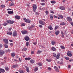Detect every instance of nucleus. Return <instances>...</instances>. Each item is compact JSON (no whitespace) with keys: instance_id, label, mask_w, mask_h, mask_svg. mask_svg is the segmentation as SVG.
Instances as JSON below:
<instances>
[{"instance_id":"1","label":"nucleus","mask_w":73,"mask_h":73,"mask_svg":"<svg viewBox=\"0 0 73 73\" xmlns=\"http://www.w3.org/2000/svg\"><path fill=\"white\" fill-rule=\"evenodd\" d=\"M23 19L25 23H31V20L29 19H26L25 18H24Z\"/></svg>"},{"instance_id":"2","label":"nucleus","mask_w":73,"mask_h":73,"mask_svg":"<svg viewBox=\"0 0 73 73\" xmlns=\"http://www.w3.org/2000/svg\"><path fill=\"white\" fill-rule=\"evenodd\" d=\"M33 7L34 12H35V11H36V10L37 9V6L35 5L34 4L33 6Z\"/></svg>"},{"instance_id":"3","label":"nucleus","mask_w":73,"mask_h":73,"mask_svg":"<svg viewBox=\"0 0 73 73\" xmlns=\"http://www.w3.org/2000/svg\"><path fill=\"white\" fill-rule=\"evenodd\" d=\"M6 22L8 24H13V23H14V21H11L10 20H7L6 21Z\"/></svg>"},{"instance_id":"4","label":"nucleus","mask_w":73,"mask_h":73,"mask_svg":"<svg viewBox=\"0 0 73 73\" xmlns=\"http://www.w3.org/2000/svg\"><path fill=\"white\" fill-rule=\"evenodd\" d=\"M5 52L3 50H0V57H1Z\"/></svg>"},{"instance_id":"5","label":"nucleus","mask_w":73,"mask_h":73,"mask_svg":"<svg viewBox=\"0 0 73 73\" xmlns=\"http://www.w3.org/2000/svg\"><path fill=\"white\" fill-rule=\"evenodd\" d=\"M39 23L40 24H41L43 25H45V22L42 21H41L40 20L39 21Z\"/></svg>"},{"instance_id":"6","label":"nucleus","mask_w":73,"mask_h":73,"mask_svg":"<svg viewBox=\"0 0 73 73\" xmlns=\"http://www.w3.org/2000/svg\"><path fill=\"white\" fill-rule=\"evenodd\" d=\"M21 33L23 35H25L28 33V32L26 31H21Z\"/></svg>"},{"instance_id":"7","label":"nucleus","mask_w":73,"mask_h":73,"mask_svg":"<svg viewBox=\"0 0 73 73\" xmlns=\"http://www.w3.org/2000/svg\"><path fill=\"white\" fill-rule=\"evenodd\" d=\"M71 52L69 51L67 53V55L69 57H71L72 56V54H71Z\"/></svg>"},{"instance_id":"8","label":"nucleus","mask_w":73,"mask_h":73,"mask_svg":"<svg viewBox=\"0 0 73 73\" xmlns=\"http://www.w3.org/2000/svg\"><path fill=\"white\" fill-rule=\"evenodd\" d=\"M3 41H4L6 44H8V40L7 39H3Z\"/></svg>"},{"instance_id":"9","label":"nucleus","mask_w":73,"mask_h":73,"mask_svg":"<svg viewBox=\"0 0 73 73\" xmlns=\"http://www.w3.org/2000/svg\"><path fill=\"white\" fill-rule=\"evenodd\" d=\"M13 36H17V33H16V31L13 32Z\"/></svg>"},{"instance_id":"10","label":"nucleus","mask_w":73,"mask_h":73,"mask_svg":"<svg viewBox=\"0 0 73 73\" xmlns=\"http://www.w3.org/2000/svg\"><path fill=\"white\" fill-rule=\"evenodd\" d=\"M15 18L16 19H18V20H19V19H20V17L18 15H16L15 16Z\"/></svg>"},{"instance_id":"11","label":"nucleus","mask_w":73,"mask_h":73,"mask_svg":"<svg viewBox=\"0 0 73 73\" xmlns=\"http://www.w3.org/2000/svg\"><path fill=\"white\" fill-rule=\"evenodd\" d=\"M24 38L26 41H28L29 39V38L28 36H26Z\"/></svg>"},{"instance_id":"12","label":"nucleus","mask_w":73,"mask_h":73,"mask_svg":"<svg viewBox=\"0 0 73 73\" xmlns=\"http://www.w3.org/2000/svg\"><path fill=\"white\" fill-rule=\"evenodd\" d=\"M59 8L60 9H61L62 10H65V8L64 6L60 7Z\"/></svg>"},{"instance_id":"13","label":"nucleus","mask_w":73,"mask_h":73,"mask_svg":"<svg viewBox=\"0 0 73 73\" xmlns=\"http://www.w3.org/2000/svg\"><path fill=\"white\" fill-rule=\"evenodd\" d=\"M7 13H8V14H9V15H11L13 13V11H8L7 12Z\"/></svg>"},{"instance_id":"14","label":"nucleus","mask_w":73,"mask_h":73,"mask_svg":"<svg viewBox=\"0 0 73 73\" xmlns=\"http://www.w3.org/2000/svg\"><path fill=\"white\" fill-rule=\"evenodd\" d=\"M54 68L56 72H58V68H57V67L55 66L54 67Z\"/></svg>"},{"instance_id":"15","label":"nucleus","mask_w":73,"mask_h":73,"mask_svg":"<svg viewBox=\"0 0 73 73\" xmlns=\"http://www.w3.org/2000/svg\"><path fill=\"white\" fill-rule=\"evenodd\" d=\"M67 20L68 21H71L72 20V19L70 17H67Z\"/></svg>"},{"instance_id":"16","label":"nucleus","mask_w":73,"mask_h":73,"mask_svg":"<svg viewBox=\"0 0 73 73\" xmlns=\"http://www.w3.org/2000/svg\"><path fill=\"white\" fill-rule=\"evenodd\" d=\"M60 54H57V56H56V58L57 59H58L60 58Z\"/></svg>"},{"instance_id":"17","label":"nucleus","mask_w":73,"mask_h":73,"mask_svg":"<svg viewBox=\"0 0 73 73\" xmlns=\"http://www.w3.org/2000/svg\"><path fill=\"white\" fill-rule=\"evenodd\" d=\"M7 34L9 35H12V33L11 32H7Z\"/></svg>"},{"instance_id":"18","label":"nucleus","mask_w":73,"mask_h":73,"mask_svg":"<svg viewBox=\"0 0 73 73\" xmlns=\"http://www.w3.org/2000/svg\"><path fill=\"white\" fill-rule=\"evenodd\" d=\"M60 33V31H56L55 32V35H58Z\"/></svg>"},{"instance_id":"19","label":"nucleus","mask_w":73,"mask_h":73,"mask_svg":"<svg viewBox=\"0 0 73 73\" xmlns=\"http://www.w3.org/2000/svg\"><path fill=\"white\" fill-rule=\"evenodd\" d=\"M52 50L53 51H55L56 50V49L54 47H52L51 48Z\"/></svg>"},{"instance_id":"20","label":"nucleus","mask_w":73,"mask_h":73,"mask_svg":"<svg viewBox=\"0 0 73 73\" xmlns=\"http://www.w3.org/2000/svg\"><path fill=\"white\" fill-rule=\"evenodd\" d=\"M48 29H49L50 30H52L53 28L51 26H49L48 27Z\"/></svg>"},{"instance_id":"21","label":"nucleus","mask_w":73,"mask_h":73,"mask_svg":"<svg viewBox=\"0 0 73 73\" xmlns=\"http://www.w3.org/2000/svg\"><path fill=\"white\" fill-rule=\"evenodd\" d=\"M3 25L4 26H6L8 25V23L7 22H5L3 24Z\"/></svg>"},{"instance_id":"22","label":"nucleus","mask_w":73,"mask_h":73,"mask_svg":"<svg viewBox=\"0 0 73 73\" xmlns=\"http://www.w3.org/2000/svg\"><path fill=\"white\" fill-rule=\"evenodd\" d=\"M26 69L27 72H29V68L28 67H26Z\"/></svg>"},{"instance_id":"23","label":"nucleus","mask_w":73,"mask_h":73,"mask_svg":"<svg viewBox=\"0 0 73 73\" xmlns=\"http://www.w3.org/2000/svg\"><path fill=\"white\" fill-rule=\"evenodd\" d=\"M60 25H65V23L64 22H61L60 23Z\"/></svg>"},{"instance_id":"24","label":"nucleus","mask_w":73,"mask_h":73,"mask_svg":"<svg viewBox=\"0 0 73 73\" xmlns=\"http://www.w3.org/2000/svg\"><path fill=\"white\" fill-rule=\"evenodd\" d=\"M30 62L32 63V64H34V63H35V60H30Z\"/></svg>"},{"instance_id":"25","label":"nucleus","mask_w":73,"mask_h":73,"mask_svg":"<svg viewBox=\"0 0 73 73\" xmlns=\"http://www.w3.org/2000/svg\"><path fill=\"white\" fill-rule=\"evenodd\" d=\"M51 43L52 45H54L56 44V42H54V40L51 41Z\"/></svg>"},{"instance_id":"26","label":"nucleus","mask_w":73,"mask_h":73,"mask_svg":"<svg viewBox=\"0 0 73 73\" xmlns=\"http://www.w3.org/2000/svg\"><path fill=\"white\" fill-rule=\"evenodd\" d=\"M31 58L28 57V58H26L25 59V60H31Z\"/></svg>"},{"instance_id":"27","label":"nucleus","mask_w":73,"mask_h":73,"mask_svg":"<svg viewBox=\"0 0 73 73\" xmlns=\"http://www.w3.org/2000/svg\"><path fill=\"white\" fill-rule=\"evenodd\" d=\"M60 47L62 49H65V47L63 46H60Z\"/></svg>"},{"instance_id":"28","label":"nucleus","mask_w":73,"mask_h":73,"mask_svg":"<svg viewBox=\"0 0 73 73\" xmlns=\"http://www.w3.org/2000/svg\"><path fill=\"white\" fill-rule=\"evenodd\" d=\"M0 70L1 72H5V70L3 69H1V68H0Z\"/></svg>"},{"instance_id":"29","label":"nucleus","mask_w":73,"mask_h":73,"mask_svg":"<svg viewBox=\"0 0 73 73\" xmlns=\"http://www.w3.org/2000/svg\"><path fill=\"white\" fill-rule=\"evenodd\" d=\"M50 19L51 20H53V15H50Z\"/></svg>"},{"instance_id":"30","label":"nucleus","mask_w":73,"mask_h":73,"mask_svg":"<svg viewBox=\"0 0 73 73\" xmlns=\"http://www.w3.org/2000/svg\"><path fill=\"white\" fill-rule=\"evenodd\" d=\"M38 65H39V66H42V64L41 62H39L38 63Z\"/></svg>"},{"instance_id":"31","label":"nucleus","mask_w":73,"mask_h":73,"mask_svg":"<svg viewBox=\"0 0 73 73\" xmlns=\"http://www.w3.org/2000/svg\"><path fill=\"white\" fill-rule=\"evenodd\" d=\"M41 52H42V51H40L39 50L37 52V54H40V53H41Z\"/></svg>"},{"instance_id":"32","label":"nucleus","mask_w":73,"mask_h":73,"mask_svg":"<svg viewBox=\"0 0 73 73\" xmlns=\"http://www.w3.org/2000/svg\"><path fill=\"white\" fill-rule=\"evenodd\" d=\"M65 58L66 60H69V58L68 57H64Z\"/></svg>"},{"instance_id":"33","label":"nucleus","mask_w":73,"mask_h":73,"mask_svg":"<svg viewBox=\"0 0 73 73\" xmlns=\"http://www.w3.org/2000/svg\"><path fill=\"white\" fill-rule=\"evenodd\" d=\"M38 69V67H36L35 69V72H36V71H37Z\"/></svg>"},{"instance_id":"34","label":"nucleus","mask_w":73,"mask_h":73,"mask_svg":"<svg viewBox=\"0 0 73 73\" xmlns=\"http://www.w3.org/2000/svg\"><path fill=\"white\" fill-rule=\"evenodd\" d=\"M19 72L21 73H25L24 72V71L23 70H20Z\"/></svg>"},{"instance_id":"35","label":"nucleus","mask_w":73,"mask_h":73,"mask_svg":"<svg viewBox=\"0 0 73 73\" xmlns=\"http://www.w3.org/2000/svg\"><path fill=\"white\" fill-rule=\"evenodd\" d=\"M16 67H17V65H15L13 66V68H16Z\"/></svg>"},{"instance_id":"36","label":"nucleus","mask_w":73,"mask_h":73,"mask_svg":"<svg viewBox=\"0 0 73 73\" xmlns=\"http://www.w3.org/2000/svg\"><path fill=\"white\" fill-rule=\"evenodd\" d=\"M59 16L61 18V19H63L64 18V17L63 16L61 15H59Z\"/></svg>"},{"instance_id":"37","label":"nucleus","mask_w":73,"mask_h":73,"mask_svg":"<svg viewBox=\"0 0 73 73\" xmlns=\"http://www.w3.org/2000/svg\"><path fill=\"white\" fill-rule=\"evenodd\" d=\"M34 27H35V26L32 25L30 27V28L31 29H32V28H34Z\"/></svg>"},{"instance_id":"38","label":"nucleus","mask_w":73,"mask_h":73,"mask_svg":"<svg viewBox=\"0 0 73 73\" xmlns=\"http://www.w3.org/2000/svg\"><path fill=\"white\" fill-rule=\"evenodd\" d=\"M51 3L52 4H54V3H56V1H51Z\"/></svg>"},{"instance_id":"39","label":"nucleus","mask_w":73,"mask_h":73,"mask_svg":"<svg viewBox=\"0 0 73 73\" xmlns=\"http://www.w3.org/2000/svg\"><path fill=\"white\" fill-rule=\"evenodd\" d=\"M58 26H56L55 27L54 29L56 30V29H58Z\"/></svg>"},{"instance_id":"40","label":"nucleus","mask_w":73,"mask_h":73,"mask_svg":"<svg viewBox=\"0 0 73 73\" xmlns=\"http://www.w3.org/2000/svg\"><path fill=\"white\" fill-rule=\"evenodd\" d=\"M23 50H24L25 51H26V50H27V48H25L23 49Z\"/></svg>"},{"instance_id":"41","label":"nucleus","mask_w":73,"mask_h":73,"mask_svg":"<svg viewBox=\"0 0 73 73\" xmlns=\"http://www.w3.org/2000/svg\"><path fill=\"white\" fill-rule=\"evenodd\" d=\"M1 7L2 8H4L5 7V5H1Z\"/></svg>"},{"instance_id":"42","label":"nucleus","mask_w":73,"mask_h":73,"mask_svg":"<svg viewBox=\"0 0 73 73\" xmlns=\"http://www.w3.org/2000/svg\"><path fill=\"white\" fill-rule=\"evenodd\" d=\"M5 48H8V46L6 44L5 45Z\"/></svg>"},{"instance_id":"43","label":"nucleus","mask_w":73,"mask_h":73,"mask_svg":"<svg viewBox=\"0 0 73 73\" xmlns=\"http://www.w3.org/2000/svg\"><path fill=\"white\" fill-rule=\"evenodd\" d=\"M46 60L47 61H48V62H50V61H51V60L50 59L48 60V59H47Z\"/></svg>"},{"instance_id":"44","label":"nucleus","mask_w":73,"mask_h":73,"mask_svg":"<svg viewBox=\"0 0 73 73\" xmlns=\"http://www.w3.org/2000/svg\"><path fill=\"white\" fill-rule=\"evenodd\" d=\"M40 4L41 5H45V3H40Z\"/></svg>"},{"instance_id":"45","label":"nucleus","mask_w":73,"mask_h":73,"mask_svg":"<svg viewBox=\"0 0 73 73\" xmlns=\"http://www.w3.org/2000/svg\"><path fill=\"white\" fill-rule=\"evenodd\" d=\"M11 56H12V57H15V54L14 53H12Z\"/></svg>"},{"instance_id":"46","label":"nucleus","mask_w":73,"mask_h":73,"mask_svg":"<svg viewBox=\"0 0 73 73\" xmlns=\"http://www.w3.org/2000/svg\"><path fill=\"white\" fill-rule=\"evenodd\" d=\"M48 69L50 71H51L52 70V69H51V68L50 67H48Z\"/></svg>"},{"instance_id":"47","label":"nucleus","mask_w":73,"mask_h":73,"mask_svg":"<svg viewBox=\"0 0 73 73\" xmlns=\"http://www.w3.org/2000/svg\"><path fill=\"white\" fill-rule=\"evenodd\" d=\"M25 24L24 23H23L21 25V26L22 27H24V26H25Z\"/></svg>"},{"instance_id":"48","label":"nucleus","mask_w":73,"mask_h":73,"mask_svg":"<svg viewBox=\"0 0 73 73\" xmlns=\"http://www.w3.org/2000/svg\"><path fill=\"white\" fill-rule=\"evenodd\" d=\"M29 45V42H27L26 43V46H28Z\"/></svg>"},{"instance_id":"49","label":"nucleus","mask_w":73,"mask_h":73,"mask_svg":"<svg viewBox=\"0 0 73 73\" xmlns=\"http://www.w3.org/2000/svg\"><path fill=\"white\" fill-rule=\"evenodd\" d=\"M53 56L54 57H56V53H54L53 54Z\"/></svg>"},{"instance_id":"50","label":"nucleus","mask_w":73,"mask_h":73,"mask_svg":"<svg viewBox=\"0 0 73 73\" xmlns=\"http://www.w3.org/2000/svg\"><path fill=\"white\" fill-rule=\"evenodd\" d=\"M5 70H9V68H8V67L5 68Z\"/></svg>"},{"instance_id":"51","label":"nucleus","mask_w":73,"mask_h":73,"mask_svg":"<svg viewBox=\"0 0 73 73\" xmlns=\"http://www.w3.org/2000/svg\"><path fill=\"white\" fill-rule=\"evenodd\" d=\"M10 6H12V5H13V3H12L10 4Z\"/></svg>"},{"instance_id":"52","label":"nucleus","mask_w":73,"mask_h":73,"mask_svg":"<svg viewBox=\"0 0 73 73\" xmlns=\"http://www.w3.org/2000/svg\"><path fill=\"white\" fill-rule=\"evenodd\" d=\"M50 13H53V14L54 13V12H53V11H50Z\"/></svg>"},{"instance_id":"53","label":"nucleus","mask_w":73,"mask_h":73,"mask_svg":"<svg viewBox=\"0 0 73 73\" xmlns=\"http://www.w3.org/2000/svg\"><path fill=\"white\" fill-rule=\"evenodd\" d=\"M31 54H34V51H31Z\"/></svg>"},{"instance_id":"54","label":"nucleus","mask_w":73,"mask_h":73,"mask_svg":"<svg viewBox=\"0 0 73 73\" xmlns=\"http://www.w3.org/2000/svg\"><path fill=\"white\" fill-rule=\"evenodd\" d=\"M45 13L47 14H48L49 13L48 12V11H46L45 12Z\"/></svg>"},{"instance_id":"55","label":"nucleus","mask_w":73,"mask_h":73,"mask_svg":"<svg viewBox=\"0 0 73 73\" xmlns=\"http://www.w3.org/2000/svg\"><path fill=\"white\" fill-rule=\"evenodd\" d=\"M7 51L8 52H11V50H7Z\"/></svg>"},{"instance_id":"56","label":"nucleus","mask_w":73,"mask_h":73,"mask_svg":"<svg viewBox=\"0 0 73 73\" xmlns=\"http://www.w3.org/2000/svg\"><path fill=\"white\" fill-rule=\"evenodd\" d=\"M63 64V62H61L59 63V64L61 65V64Z\"/></svg>"},{"instance_id":"57","label":"nucleus","mask_w":73,"mask_h":73,"mask_svg":"<svg viewBox=\"0 0 73 73\" xmlns=\"http://www.w3.org/2000/svg\"><path fill=\"white\" fill-rule=\"evenodd\" d=\"M33 44H34V45H36L37 44V42H33Z\"/></svg>"},{"instance_id":"58","label":"nucleus","mask_w":73,"mask_h":73,"mask_svg":"<svg viewBox=\"0 0 73 73\" xmlns=\"http://www.w3.org/2000/svg\"><path fill=\"white\" fill-rule=\"evenodd\" d=\"M7 11H12V9H7Z\"/></svg>"},{"instance_id":"59","label":"nucleus","mask_w":73,"mask_h":73,"mask_svg":"<svg viewBox=\"0 0 73 73\" xmlns=\"http://www.w3.org/2000/svg\"><path fill=\"white\" fill-rule=\"evenodd\" d=\"M3 46V45L2 44H0V48H1Z\"/></svg>"},{"instance_id":"60","label":"nucleus","mask_w":73,"mask_h":73,"mask_svg":"<svg viewBox=\"0 0 73 73\" xmlns=\"http://www.w3.org/2000/svg\"><path fill=\"white\" fill-rule=\"evenodd\" d=\"M39 27L40 28H42V26L41 25H39Z\"/></svg>"},{"instance_id":"61","label":"nucleus","mask_w":73,"mask_h":73,"mask_svg":"<svg viewBox=\"0 0 73 73\" xmlns=\"http://www.w3.org/2000/svg\"><path fill=\"white\" fill-rule=\"evenodd\" d=\"M61 34L62 35H64V33H63V32L62 31L61 32Z\"/></svg>"},{"instance_id":"62","label":"nucleus","mask_w":73,"mask_h":73,"mask_svg":"<svg viewBox=\"0 0 73 73\" xmlns=\"http://www.w3.org/2000/svg\"><path fill=\"white\" fill-rule=\"evenodd\" d=\"M70 68V65H69L68 66V68Z\"/></svg>"},{"instance_id":"63","label":"nucleus","mask_w":73,"mask_h":73,"mask_svg":"<svg viewBox=\"0 0 73 73\" xmlns=\"http://www.w3.org/2000/svg\"><path fill=\"white\" fill-rule=\"evenodd\" d=\"M54 17L55 18H57V17L56 16V15H54Z\"/></svg>"},{"instance_id":"64","label":"nucleus","mask_w":73,"mask_h":73,"mask_svg":"<svg viewBox=\"0 0 73 73\" xmlns=\"http://www.w3.org/2000/svg\"><path fill=\"white\" fill-rule=\"evenodd\" d=\"M12 30V28H10L9 29V31H11Z\"/></svg>"}]
</instances>
